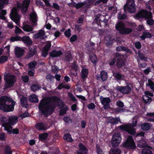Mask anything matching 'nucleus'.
I'll return each mask as SVG.
<instances>
[{
  "label": "nucleus",
  "mask_w": 154,
  "mask_h": 154,
  "mask_svg": "<svg viewBox=\"0 0 154 154\" xmlns=\"http://www.w3.org/2000/svg\"><path fill=\"white\" fill-rule=\"evenodd\" d=\"M12 151L10 147L7 146L6 147L4 154H12Z\"/></svg>",
  "instance_id": "8fccbe9b"
},
{
  "label": "nucleus",
  "mask_w": 154,
  "mask_h": 154,
  "mask_svg": "<svg viewBox=\"0 0 154 154\" xmlns=\"http://www.w3.org/2000/svg\"><path fill=\"white\" fill-rule=\"evenodd\" d=\"M37 129L39 130H46L49 128L47 126L46 124L43 123H39L36 125Z\"/></svg>",
  "instance_id": "412c9836"
},
{
  "label": "nucleus",
  "mask_w": 154,
  "mask_h": 154,
  "mask_svg": "<svg viewBox=\"0 0 154 154\" xmlns=\"http://www.w3.org/2000/svg\"><path fill=\"white\" fill-rule=\"evenodd\" d=\"M29 99L30 101L32 102L38 103V101L37 97L35 94H31L29 97Z\"/></svg>",
  "instance_id": "bb28decb"
},
{
  "label": "nucleus",
  "mask_w": 154,
  "mask_h": 154,
  "mask_svg": "<svg viewBox=\"0 0 154 154\" xmlns=\"http://www.w3.org/2000/svg\"><path fill=\"white\" fill-rule=\"evenodd\" d=\"M116 89L123 94H127L131 91V88L128 86H117Z\"/></svg>",
  "instance_id": "ddd939ff"
},
{
  "label": "nucleus",
  "mask_w": 154,
  "mask_h": 154,
  "mask_svg": "<svg viewBox=\"0 0 154 154\" xmlns=\"http://www.w3.org/2000/svg\"><path fill=\"white\" fill-rule=\"evenodd\" d=\"M51 43L50 42H48L42 51V55L45 57L48 54V50L51 46Z\"/></svg>",
  "instance_id": "2eb2a0df"
},
{
  "label": "nucleus",
  "mask_w": 154,
  "mask_h": 154,
  "mask_svg": "<svg viewBox=\"0 0 154 154\" xmlns=\"http://www.w3.org/2000/svg\"><path fill=\"white\" fill-rule=\"evenodd\" d=\"M29 3V0H24L22 5L19 3H17V7L21 8V12L23 14H25L26 11Z\"/></svg>",
  "instance_id": "9b49d317"
},
{
  "label": "nucleus",
  "mask_w": 154,
  "mask_h": 154,
  "mask_svg": "<svg viewBox=\"0 0 154 154\" xmlns=\"http://www.w3.org/2000/svg\"><path fill=\"white\" fill-rule=\"evenodd\" d=\"M107 78V73L103 71L100 72V76H99V75L97 76V79L98 80H100L101 79L103 81H105L106 80Z\"/></svg>",
  "instance_id": "a211bd4d"
},
{
  "label": "nucleus",
  "mask_w": 154,
  "mask_h": 154,
  "mask_svg": "<svg viewBox=\"0 0 154 154\" xmlns=\"http://www.w3.org/2000/svg\"><path fill=\"white\" fill-rule=\"evenodd\" d=\"M68 95L70 99L74 101H77V99L75 98V97L73 96V95L71 93H69L68 94Z\"/></svg>",
  "instance_id": "0e129e2a"
},
{
  "label": "nucleus",
  "mask_w": 154,
  "mask_h": 154,
  "mask_svg": "<svg viewBox=\"0 0 154 154\" xmlns=\"http://www.w3.org/2000/svg\"><path fill=\"white\" fill-rule=\"evenodd\" d=\"M137 16L138 17L146 19L151 18L152 17V13L150 11L148 12L146 11L143 10L137 14Z\"/></svg>",
  "instance_id": "9d476101"
},
{
  "label": "nucleus",
  "mask_w": 154,
  "mask_h": 154,
  "mask_svg": "<svg viewBox=\"0 0 154 154\" xmlns=\"http://www.w3.org/2000/svg\"><path fill=\"white\" fill-rule=\"evenodd\" d=\"M27 100V99L26 97H23L21 99V103L23 107L26 108L28 106Z\"/></svg>",
  "instance_id": "cd10ccee"
},
{
  "label": "nucleus",
  "mask_w": 154,
  "mask_h": 154,
  "mask_svg": "<svg viewBox=\"0 0 154 154\" xmlns=\"http://www.w3.org/2000/svg\"><path fill=\"white\" fill-rule=\"evenodd\" d=\"M22 79L23 81L25 83L27 82L29 80V77L26 75L25 76H23L22 77Z\"/></svg>",
  "instance_id": "774afa93"
},
{
  "label": "nucleus",
  "mask_w": 154,
  "mask_h": 154,
  "mask_svg": "<svg viewBox=\"0 0 154 154\" xmlns=\"http://www.w3.org/2000/svg\"><path fill=\"white\" fill-rule=\"evenodd\" d=\"M100 99L101 103L103 105L109 104L110 102V99L109 97H103L101 96L100 97Z\"/></svg>",
  "instance_id": "b1692460"
},
{
  "label": "nucleus",
  "mask_w": 154,
  "mask_h": 154,
  "mask_svg": "<svg viewBox=\"0 0 154 154\" xmlns=\"http://www.w3.org/2000/svg\"><path fill=\"white\" fill-rule=\"evenodd\" d=\"M9 127H11V129H10V132L7 131V132L8 133H9V134H16L18 133L19 130L17 128H15V129H12V128L11 125H10Z\"/></svg>",
  "instance_id": "c9c22d12"
},
{
  "label": "nucleus",
  "mask_w": 154,
  "mask_h": 154,
  "mask_svg": "<svg viewBox=\"0 0 154 154\" xmlns=\"http://www.w3.org/2000/svg\"><path fill=\"white\" fill-rule=\"evenodd\" d=\"M21 41L25 44L30 45L32 44V42L28 36H24L21 37Z\"/></svg>",
  "instance_id": "4be33fe9"
},
{
  "label": "nucleus",
  "mask_w": 154,
  "mask_h": 154,
  "mask_svg": "<svg viewBox=\"0 0 154 154\" xmlns=\"http://www.w3.org/2000/svg\"><path fill=\"white\" fill-rule=\"evenodd\" d=\"M133 126L131 125H122L119 126L120 128L125 131H127L128 133L132 134H134L135 133V131L134 128V126H136L137 125V121L136 120L134 122H133Z\"/></svg>",
  "instance_id": "423d86ee"
},
{
  "label": "nucleus",
  "mask_w": 154,
  "mask_h": 154,
  "mask_svg": "<svg viewBox=\"0 0 154 154\" xmlns=\"http://www.w3.org/2000/svg\"><path fill=\"white\" fill-rule=\"evenodd\" d=\"M45 33L44 30H39L38 33L34 35L33 37L34 39H37L38 38H42L45 35Z\"/></svg>",
  "instance_id": "dca6fc26"
},
{
  "label": "nucleus",
  "mask_w": 154,
  "mask_h": 154,
  "mask_svg": "<svg viewBox=\"0 0 154 154\" xmlns=\"http://www.w3.org/2000/svg\"><path fill=\"white\" fill-rule=\"evenodd\" d=\"M36 63L35 61H32L30 62L29 64V68L33 69L35 67Z\"/></svg>",
  "instance_id": "603ef678"
},
{
  "label": "nucleus",
  "mask_w": 154,
  "mask_h": 154,
  "mask_svg": "<svg viewBox=\"0 0 154 154\" xmlns=\"http://www.w3.org/2000/svg\"><path fill=\"white\" fill-rule=\"evenodd\" d=\"M66 59L68 60H69L71 59L72 58V56L70 53L68 51L66 54Z\"/></svg>",
  "instance_id": "4d7b16f0"
},
{
  "label": "nucleus",
  "mask_w": 154,
  "mask_h": 154,
  "mask_svg": "<svg viewBox=\"0 0 154 154\" xmlns=\"http://www.w3.org/2000/svg\"><path fill=\"white\" fill-rule=\"evenodd\" d=\"M112 124H117L120 121V119L118 118L112 119Z\"/></svg>",
  "instance_id": "052dcab7"
},
{
  "label": "nucleus",
  "mask_w": 154,
  "mask_h": 154,
  "mask_svg": "<svg viewBox=\"0 0 154 154\" xmlns=\"http://www.w3.org/2000/svg\"><path fill=\"white\" fill-rule=\"evenodd\" d=\"M52 72L54 73H57L59 69L56 66H53L52 67Z\"/></svg>",
  "instance_id": "69168bd1"
},
{
  "label": "nucleus",
  "mask_w": 154,
  "mask_h": 154,
  "mask_svg": "<svg viewBox=\"0 0 154 154\" xmlns=\"http://www.w3.org/2000/svg\"><path fill=\"white\" fill-rule=\"evenodd\" d=\"M4 79L6 82L5 88L13 86L15 81V77L10 73H5L4 75Z\"/></svg>",
  "instance_id": "39448f33"
},
{
  "label": "nucleus",
  "mask_w": 154,
  "mask_h": 154,
  "mask_svg": "<svg viewBox=\"0 0 154 154\" xmlns=\"http://www.w3.org/2000/svg\"><path fill=\"white\" fill-rule=\"evenodd\" d=\"M143 98L146 103L150 102L151 101V99L146 95H143Z\"/></svg>",
  "instance_id": "a18cd8bd"
},
{
  "label": "nucleus",
  "mask_w": 154,
  "mask_h": 154,
  "mask_svg": "<svg viewBox=\"0 0 154 154\" xmlns=\"http://www.w3.org/2000/svg\"><path fill=\"white\" fill-rule=\"evenodd\" d=\"M63 107V109H61L60 112V114L61 115H63L65 114L68 109V106L66 105L64 106Z\"/></svg>",
  "instance_id": "58836bf2"
},
{
  "label": "nucleus",
  "mask_w": 154,
  "mask_h": 154,
  "mask_svg": "<svg viewBox=\"0 0 154 154\" xmlns=\"http://www.w3.org/2000/svg\"><path fill=\"white\" fill-rule=\"evenodd\" d=\"M63 138L64 140L70 142H71L73 141L71 137V135L69 134L64 135L63 136Z\"/></svg>",
  "instance_id": "e433bc0d"
},
{
  "label": "nucleus",
  "mask_w": 154,
  "mask_h": 154,
  "mask_svg": "<svg viewBox=\"0 0 154 154\" xmlns=\"http://www.w3.org/2000/svg\"><path fill=\"white\" fill-rule=\"evenodd\" d=\"M10 17L12 20L14 21L17 25H19L20 17L17 13L16 8H13L11 11Z\"/></svg>",
  "instance_id": "6e6552de"
},
{
  "label": "nucleus",
  "mask_w": 154,
  "mask_h": 154,
  "mask_svg": "<svg viewBox=\"0 0 154 154\" xmlns=\"http://www.w3.org/2000/svg\"><path fill=\"white\" fill-rule=\"evenodd\" d=\"M52 6L54 8L57 10H59L60 9V7L59 5L56 3H53Z\"/></svg>",
  "instance_id": "338daca9"
},
{
  "label": "nucleus",
  "mask_w": 154,
  "mask_h": 154,
  "mask_svg": "<svg viewBox=\"0 0 154 154\" xmlns=\"http://www.w3.org/2000/svg\"><path fill=\"white\" fill-rule=\"evenodd\" d=\"M8 58L6 56H3L0 57V63H3L7 60Z\"/></svg>",
  "instance_id": "3c124183"
},
{
  "label": "nucleus",
  "mask_w": 154,
  "mask_h": 154,
  "mask_svg": "<svg viewBox=\"0 0 154 154\" xmlns=\"http://www.w3.org/2000/svg\"><path fill=\"white\" fill-rule=\"evenodd\" d=\"M151 125L148 123H145L141 125L142 129L145 131H147L149 130Z\"/></svg>",
  "instance_id": "2f4dec72"
},
{
  "label": "nucleus",
  "mask_w": 154,
  "mask_h": 154,
  "mask_svg": "<svg viewBox=\"0 0 154 154\" xmlns=\"http://www.w3.org/2000/svg\"><path fill=\"white\" fill-rule=\"evenodd\" d=\"M22 28L24 30L27 32L32 31L33 30L32 27L28 25H24Z\"/></svg>",
  "instance_id": "c756f323"
},
{
  "label": "nucleus",
  "mask_w": 154,
  "mask_h": 154,
  "mask_svg": "<svg viewBox=\"0 0 154 154\" xmlns=\"http://www.w3.org/2000/svg\"><path fill=\"white\" fill-rule=\"evenodd\" d=\"M62 54L60 51H51L50 53V56L52 57H58Z\"/></svg>",
  "instance_id": "5701e85b"
},
{
  "label": "nucleus",
  "mask_w": 154,
  "mask_h": 154,
  "mask_svg": "<svg viewBox=\"0 0 154 154\" xmlns=\"http://www.w3.org/2000/svg\"><path fill=\"white\" fill-rule=\"evenodd\" d=\"M115 27L116 29L122 34H127L132 32L131 29L125 28V25L122 22H119L116 24Z\"/></svg>",
  "instance_id": "20e7f679"
},
{
  "label": "nucleus",
  "mask_w": 154,
  "mask_h": 154,
  "mask_svg": "<svg viewBox=\"0 0 154 154\" xmlns=\"http://www.w3.org/2000/svg\"><path fill=\"white\" fill-rule=\"evenodd\" d=\"M113 76L117 80H124L125 77L118 73L115 72L113 73Z\"/></svg>",
  "instance_id": "c85d7f7f"
},
{
  "label": "nucleus",
  "mask_w": 154,
  "mask_h": 154,
  "mask_svg": "<svg viewBox=\"0 0 154 154\" xmlns=\"http://www.w3.org/2000/svg\"><path fill=\"white\" fill-rule=\"evenodd\" d=\"M30 20L33 23V26H35L36 25L37 21V15L34 12H33L30 14Z\"/></svg>",
  "instance_id": "f3484780"
},
{
  "label": "nucleus",
  "mask_w": 154,
  "mask_h": 154,
  "mask_svg": "<svg viewBox=\"0 0 154 154\" xmlns=\"http://www.w3.org/2000/svg\"><path fill=\"white\" fill-rule=\"evenodd\" d=\"M40 87L38 85H33L31 86V89L33 91H35L40 89Z\"/></svg>",
  "instance_id": "37998d69"
},
{
  "label": "nucleus",
  "mask_w": 154,
  "mask_h": 154,
  "mask_svg": "<svg viewBox=\"0 0 154 154\" xmlns=\"http://www.w3.org/2000/svg\"><path fill=\"white\" fill-rule=\"evenodd\" d=\"M95 19L96 20H99L100 21L104 22L106 23L108 22V20L105 18V17L102 15H99L98 16L96 17Z\"/></svg>",
  "instance_id": "393cba45"
},
{
  "label": "nucleus",
  "mask_w": 154,
  "mask_h": 154,
  "mask_svg": "<svg viewBox=\"0 0 154 154\" xmlns=\"http://www.w3.org/2000/svg\"><path fill=\"white\" fill-rule=\"evenodd\" d=\"M35 52L36 51L35 49H33L32 50H31L27 55V58H29L32 57L34 54H35Z\"/></svg>",
  "instance_id": "09e8293b"
},
{
  "label": "nucleus",
  "mask_w": 154,
  "mask_h": 154,
  "mask_svg": "<svg viewBox=\"0 0 154 154\" xmlns=\"http://www.w3.org/2000/svg\"><path fill=\"white\" fill-rule=\"evenodd\" d=\"M9 0H0V10L4 8V4L8 3Z\"/></svg>",
  "instance_id": "de8ad7c7"
},
{
  "label": "nucleus",
  "mask_w": 154,
  "mask_h": 154,
  "mask_svg": "<svg viewBox=\"0 0 154 154\" xmlns=\"http://www.w3.org/2000/svg\"><path fill=\"white\" fill-rule=\"evenodd\" d=\"M123 146L126 149L131 150H134L136 147L135 142L131 136L128 137Z\"/></svg>",
  "instance_id": "7ed1b4c3"
},
{
  "label": "nucleus",
  "mask_w": 154,
  "mask_h": 154,
  "mask_svg": "<svg viewBox=\"0 0 154 154\" xmlns=\"http://www.w3.org/2000/svg\"><path fill=\"white\" fill-rule=\"evenodd\" d=\"M55 107L53 103L50 101L49 99L46 98L41 100L38 106L39 110L46 116L52 113Z\"/></svg>",
  "instance_id": "f257e3e1"
},
{
  "label": "nucleus",
  "mask_w": 154,
  "mask_h": 154,
  "mask_svg": "<svg viewBox=\"0 0 154 154\" xmlns=\"http://www.w3.org/2000/svg\"><path fill=\"white\" fill-rule=\"evenodd\" d=\"M71 31L70 29H68L66 31L64 34L66 36L69 37L71 36Z\"/></svg>",
  "instance_id": "e2e57ef3"
},
{
  "label": "nucleus",
  "mask_w": 154,
  "mask_h": 154,
  "mask_svg": "<svg viewBox=\"0 0 154 154\" xmlns=\"http://www.w3.org/2000/svg\"><path fill=\"white\" fill-rule=\"evenodd\" d=\"M146 115L150 118H148V120L150 122L154 121V113H148Z\"/></svg>",
  "instance_id": "4c0bfd02"
},
{
  "label": "nucleus",
  "mask_w": 154,
  "mask_h": 154,
  "mask_svg": "<svg viewBox=\"0 0 154 154\" xmlns=\"http://www.w3.org/2000/svg\"><path fill=\"white\" fill-rule=\"evenodd\" d=\"M15 54L17 57H20L24 54V50L23 49L18 47H16L14 48Z\"/></svg>",
  "instance_id": "4468645a"
},
{
  "label": "nucleus",
  "mask_w": 154,
  "mask_h": 154,
  "mask_svg": "<svg viewBox=\"0 0 154 154\" xmlns=\"http://www.w3.org/2000/svg\"><path fill=\"white\" fill-rule=\"evenodd\" d=\"M88 69L83 68L81 70V77L82 79H85L86 78L88 75Z\"/></svg>",
  "instance_id": "a878e982"
},
{
  "label": "nucleus",
  "mask_w": 154,
  "mask_h": 154,
  "mask_svg": "<svg viewBox=\"0 0 154 154\" xmlns=\"http://www.w3.org/2000/svg\"><path fill=\"white\" fill-rule=\"evenodd\" d=\"M127 8L128 11L130 13H133L136 11V8L134 1V0H127L125 6H124V9Z\"/></svg>",
  "instance_id": "0eeeda50"
},
{
  "label": "nucleus",
  "mask_w": 154,
  "mask_h": 154,
  "mask_svg": "<svg viewBox=\"0 0 154 154\" xmlns=\"http://www.w3.org/2000/svg\"><path fill=\"white\" fill-rule=\"evenodd\" d=\"M79 152H78V154H86L88 150L85 146L81 143L79 145Z\"/></svg>",
  "instance_id": "6ab92c4d"
},
{
  "label": "nucleus",
  "mask_w": 154,
  "mask_h": 154,
  "mask_svg": "<svg viewBox=\"0 0 154 154\" xmlns=\"http://www.w3.org/2000/svg\"><path fill=\"white\" fill-rule=\"evenodd\" d=\"M6 138V135L5 133H0V140H5Z\"/></svg>",
  "instance_id": "864d4df0"
},
{
  "label": "nucleus",
  "mask_w": 154,
  "mask_h": 154,
  "mask_svg": "<svg viewBox=\"0 0 154 154\" xmlns=\"http://www.w3.org/2000/svg\"><path fill=\"white\" fill-rule=\"evenodd\" d=\"M126 16L125 14H122L120 13L119 14L118 16V18L119 19H124L126 18Z\"/></svg>",
  "instance_id": "13d9d810"
},
{
  "label": "nucleus",
  "mask_w": 154,
  "mask_h": 154,
  "mask_svg": "<svg viewBox=\"0 0 154 154\" xmlns=\"http://www.w3.org/2000/svg\"><path fill=\"white\" fill-rule=\"evenodd\" d=\"M2 123V126L4 128V130L10 132V129L11 128L9 127L10 125L8 124V121L6 118L3 117L1 118L0 119Z\"/></svg>",
  "instance_id": "f8f14e48"
},
{
  "label": "nucleus",
  "mask_w": 154,
  "mask_h": 154,
  "mask_svg": "<svg viewBox=\"0 0 154 154\" xmlns=\"http://www.w3.org/2000/svg\"><path fill=\"white\" fill-rule=\"evenodd\" d=\"M70 85L66 84L65 82L63 83L57 87L58 89H60L62 88H64L67 89H69L70 88Z\"/></svg>",
  "instance_id": "7c9ffc66"
},
{
  "label": "nucleus",
  "mask_w": 154,
  "mask_h": 154,
  "mask_svg": "<svg viewBox=\"0 0 154 154\" xmlns=\"http://www.w3.org/2000/svg\"><path fill=\"white\" fill-rule=\"evenodd\" d=\"M148 83L146 84V85L149 86L150 88L153 91H154V84L153 82L150 80L148 79Z\"/></svg>",
  "instance_id": "79ce46f5"
},
{
  "label": "nucleus",
  "mask_w": 154,
  "mask_h": 154,
  "mask_svg": "<svg viewBox=\"0 0 154 154\" xmlns=\"http://www.w3.org/2000/svg\"><path fill=\"white\" fill-rule=\"evenodd\" d=\"M138 55L140 59L141 60H143L145 61H146L147 60V58L144 57L143 55L141 54L140 53H139Z\"/></svg>",
  "instance_id": "bf43d9fd"
},
{
  "label": "nucleus",
  "mask_w": 154,
  "mask_h": 154,
  "mask_svg": "<svg viewBox=\"0 0 154 154\" xmlns=\"http://www.w3.org/2000/svg\"><path fill=\"white\" fill-rule=\"evenodd\" d=\"M142 154H152L151 151L148 148L146 147L142 151Z\"/></svg>",
  "instance_id": "a19ab883"
},
{
  "label": "nucleus",
  "mask_w": 154,
  "mask_h": 154,
  "mask_svg": "<svg viewBox=\"0 0 154 154\" xmlns=\"http://www.w3.org/2000/svg\"><path fill=\"white\" fill-rule=\"evenodd\" d=\"M21 37L18 35L15 36L11 37V38L10 40L12 42L14 41H21Z\"/></svg>",
  "instance_id": "ea45409f"
},
{
  "label": "nucleus",
  "mask_w": 154,
  "mask_h": 154,
  "mask_svg": "<svg viewBox=\"0 0 154 154\" xmlns=\"http://www.w3.org/2000/svg\"><path fill=\"white\" fill-rule=\"evenodd\" d=\"M116 105L119 107H123L124 105L122 102L120 100H118L116 103Z\"/></svg>",
  "instance_id": "6e6d98bb"
},
{
  "label": "nucleus",
  "mask_w": 154,
  "mask_h": 154,
  "mask_svg": "<svg viewBox=\"0 0 154 154\" xmlns=\"http://www.w3.org/2000/svg\"><path fill=\"white\" fill-rule=\"evenodd\" d=\"M151 37V34L148 32H144L143 35L141 36L140 38L142 40L146 38H150Z\"/></svg>",
  "instance_id": "f704fd0d"
},
{
  "label": "nucleus",
  "mask_w": 154,
  "mask_h": 154,
  "mask_svg": "<svg viewBox=\"0 0 154 154\" xmlns=\"http://www.w3.org/2000/svg\"><path fill=\"white\" fill-rule=\"evenodd\" d=\"M17 117L15 116H11L8 118V124L14 125L17 122Z\"/></svg>",
  "instance_id": "aec40b11"
},
{
  "label": "nucleus",
  "mask_w": 154,
  "mask_h": 154,
  "mask_svg": "<svg viewBox=\"0 0 154 154\" xmlns=\"http://www.w3.org/2000/svg\"><path fill=\"white\" fill-rule=\"evenodd\" d=\"M121 152V150L118 148L111 149L110 151V153L111 154H120Z\"/></svg>",
  "instance_id": "72a5a7b5"
},
{
  "label": "nucleus",
  "mask_w": 154,
  "mask_h": 154,
  "mask_svg": "<svg viewBox=\"0 0 154 154\" xmlns=\"http://www.w3.org/2000/svg\"><path fill=\"white\" fill-rule=\"evenodd\" d=\"M137 145L140 148L146 147L147 145L145 141L143 140L139 141Z\"/></svg>",
  "instance_id": "473e14b6"
},
{
  "label": "nucleus",
  "mask_w": 154,
  "mask_h": 154,
  "mask_svg": "<svg viewBox=\"0 0 154 154\" xmlns=\"http://www.w3.org/2000/svg\"><path fill=\"white\" fill-rule=\"evenodd\" d=\"M48 136V134L47 133H44L42 134H40L39 135V137L40 139L42 140H45Z\"/></svg>",
  "instance_id": "49530a36"
},
{
  "label": "nucleus",
  "mask_w": 154,
  "mask_h": 154,
  "mask_svg": "<svg viewBox=\"0 0 154 154\" xmlns=\"http://www.w3.org/2000/svg\"><path fill=\"white\" fill-rule=\"evenodd\" d=\"M64 121L66 123H69L72 122L71 119L68 117H65L63 118Z\"/></svg>",
  "instance_id": "680f3d73"
},
{
  "label": "nucleus",
  "mask_w": 154,
  "mask_h": 154,
  "mask_svg": "<svg viewBox=\"0 0 154 154\" xmlns=\"http://www.w3.org/2000/svg\"><path fill=\"white\" fill-rule=\"evenodd\" d=\"M15 104L12 99L7 97H3L0 99V109L4 112L13 111Z\"/></svg>",
  "instance_id": "f03ea898"
},
{
  "label": "nucleus",
  "mask_w": 154,
  "mask_h": 154,
  "mask_svg": "<svg viewBox=\"0 0 154 154\" xmlns=\"http://www.w3.org/2000/svg\"><path fill=\"white\" fill-rule=\"evenodd\" d=\"M46 79L48 81H52L54 79V77L52 75L48 74L46 76Z\"/></svg>",
  "instance_id": "5fc2aeb1"
},
{
  "label": "nucleus",
  "mask_w": 154,
  "mask_h": 154,
  "mask_svg": "<svg viewBox=\"0 0 154 154\" xmlns=\"http://www.w3.org/2000/svg\"><path fill=\"white\" fill-rule=\"evenodd\" d=\"M122 138L119 133H116L112 135L111 143L114 146H118L121 142Z\"/></svg>",
  "instance_id": "1a4fd4ad"
},
{
  "label": "nucleus",
  "mask_w": 154,
  "mask_h": 154,
  "mask_svg": "<svg viewBox=\"0 0 154 154\" xmlns=\"http://www.w3.org/2000/svg\"><path fill=\"white\" fill-rule=\"evenodd\" d=\"M90 60L93 63H95L97 60V58L95 55L94 54H91L90 56Z\"/></svg>",
  "instance_id": "c03bdc74"
}]
</instances>
